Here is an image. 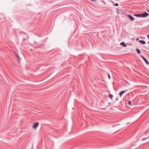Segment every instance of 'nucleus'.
<instances>
[{"label": "nucleus", "instance_id": "f257e3e1", "mask_svg": "<svg viewBox=\"0 0 149 149\" xmlns=\"http://www.w3.org/2000/svg\"><path fill=\"white\" fill-rule=\"evenodd\" d=\"M149 14L146 12H144L142 14H141V17H144L148 16Z\"/></svg>", "mask_w": 149, "mask_h": 149}, {"label": "nucleus", "instance_id": "f03ea898", "mask_svg": "<svg viewBox=\"0 0 149 149\" xmlns=\"http://www.w3.org/2000/svg\"><path fill=\"white\" fill-rule=\"evenodd\" d=\"M140 56L143 58L144 61L146 63L147 65H148L149 64V62L148 61L146 60V59L143 56L141 55H140Z\"/></svg>", "mask_w": 149, "mask_h": 149}, {"label": "nucleus", "instance_id": "7ed1b4c3", "mask_svg": "<svg viewBox=\"0 0 149 149\" xmlns=\"http://www.w3.org/2000/svg\"><path fill=\"white\" fill-rule=\"evenodd\" d=\"M39 123L38 122L35 123L33 126V127L34 129H36L38 126Z\"/></svg>", "mask_w": 149, "mask_h": 149}, {"label": "nucleus", "instance_id": "20e7f679", "mask_svg": "<svg viewBox=\"0 0 149 149\" xmlns=\"http://www.w3.org/2000/svg\"><path fill=\"white\" fill-rule=\"evenodd\" d=\"M128 17L131 21H133L134 20V18L132 16L130 15H127Z\"/></svg>", "mask_w": 149, "mask_h": 149}, {"label": "nucleus", "instance_id": "39448f33", "mask_svg": "<svg viewBox=\"0 0 149 149\" xmlns=\"http://www.w3.org/2000/svg\"><path fill=\"white\" fill-rule=\"evenodd\" d=\"M126 91L125 90V91H123L121 92H120L119 94V95H120V97H121V96H122V95L125 92V91Z\"/></svg>", "mask_w": 149, "mask_h": 149}, {"label": "nucleus", "instance_id": "423d86ee", "mask_svg": "<svg viewBox=\"0 0 149 149\" xmlns=\"http://www.w3.org/2000/svg\"><path fill=\"white\" fill-rule=\"evenodd\" d=\"M120 45L122 46H123L125 47L127 46L126 45H125V43L124 42H122L120 43Z\"/></svg>", "mask_w": 149, "mask_h": 149}, {"label": "nucleus", "instance_id": "0eeeda50", "mask_svg": "<svg viewBox=\"0 0 149 149\" xmlns=\"http://www.w3.org/2000/svg\"><path fill=\"white\" fill-rule=\"evenodd\" d=\"M139 42L142 44H145L146 43L145 42L144 40H140Z\"/></svg>", "mask_w": 149, "mask_h": 149}, {"label": "nucleus", "instance_id": "6e6552de", "mask_svg": "<svg viewBox=\"0 0 149 149\" xmlns=\"http://www.w3.org/2000/svg\"><path fill=\"white\" fill-rule=\"evenodd\" d=\"M134 16L138 17H141V14H135L134 15Z\"/></svg>", "mask_w": 149, "mask_h": 149}, {"label": "nucleus", "instance_id": "1a4fd4ad", "mask_svg": "<svg viewBox=\"0 0 149 149\" xmlns=\"http://www.w3.org/2000/svg\"><path fill=\"white\" fill-rule=\"evenodd\" d=\"M109 97L111 98V99H112V97H113V95H112L109 94Z\"/></svg>", "mask_w": 149, "mask_h": 149}, {"label": "nucleus", "instance_id": "9d476101", "mask_svg": "<svg viewBox=\"0 0 149 149\" xmlns=\"http://www.w3.org/2000/svg\"><path fill=\"white\" fill-rule=\"evenodd\" d=\"M136 50L139 54H140L141 53L140 51L138 49H136Z\"/></svg>", "mask_w": 149, "mask_h": 149}, {"label": "nucleus", "instance_id": "9b49d317", "mask_svg": "<svg viewBox=\"0 0 149 149\" xmlns=\"http://www.w3.org/2000/svg\"><path fill=\"white\" fill-rule=\"evenodd\" d=\"M16 57L18 59V60H19L20 59H19V56L18 55H17V54H16Z\"/></svg>", "mask_w": 149, "mask_h": 149}, {"label": "nucleus", "instance_id": "f8f14e48", "mask_svg": "<svg viewBox=\"0 0 149 149\" xmlns=\"http://www.w3.org/2000/svg\"><path fill=\"white\" fill-rule=\"evenodd\" d=\"M128 104L130 105H131V102L130 101H128Z\"/></svg>", "mask_w": 149, "mask_h": 149}, {"label": "nucleus", "instance_id": "ddd939ff", "mask_svg": "<svg viewBox=\"0 0 149 149\" xmlns=\"http://www.w3.org/2000/svg\"><path fill=\"white\" fill-rule=\"evenodd\" d=\"M113 5L115 6H118V4L117 3H116L115 4H113Z\"/></svg>", "mask_w": 149, "mask_h": 149}, {"label": "nucleus", "instance_id": "4468645a", "mask_svg": "<svg viewBox=\"0 0 149 149\" xmlns=\"http://www.w3.org/2000/svg\"><path fill=\"white\" fill-rule=\"evenodd\" d=\"M108 77L109 79H110V76L109 73H108Z\"/></svg>", "mask_w": 149, "mask_h": 149}, {"label": "nucleus", "instance_id": "2eb2a0df", "mask_svg": "<svg viewBox=\"0 0 149 149\" xmlns=\"http://www.w3.org/2000/svg\"><path fill=\"white\" fill-rule=\"evenodd\" d=\"M147 36L148 38L149 39V34L147 35Z\"/></svg>", "mask_w": 149, "mask_h": 149}, {"label": "nucleus", "instance_id": "dca6fc26", "mask_svg": "<svg viewBox=\"0 0 149 149\" xmlns=\"http://www.w3.org/2000/svg\"><path fill=\"white\" fill-rule=\"evenodd\" d=\"M139 38H137L136 39V40H138Z\"/></svg>", "mask_w": 149, "mask_h": 149}, {"label": "nucleus", "instance_id": "f3484780", "mask_svg": "<svg viewBox=\"0 0 149 149\" xmlns=\"http://www.w3.org/2000/svg\"><path fill=\"white\" fill-rule=\"evenodd\" d=\"M31 149H33V146H32L31 148Z\"/></svg>", "mask_w": 149, "mask_h": 149}, {"label": "nucleus", "instance_id": "a211bd4d", "mask_svg": "<svg viewBox=\"0 0 149 149\" xmlns=\"http://www.w3.org/2000/svg\"><path fill=\"white\" fill-rule=\"evenodd\" d=\"M148 12L149 13V10H148Z\"/></svg>", "mask_w": 149, "mask_h": 149}]
</instances>
